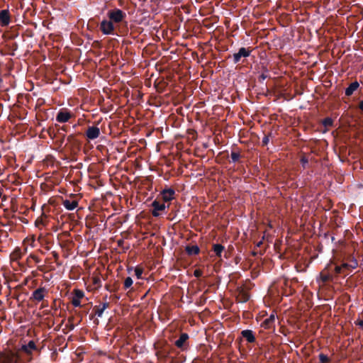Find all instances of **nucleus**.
I'll return each mask as SVG.
<instances>
[{
  "label": "nucleus",
  "mask_w": 363,
  "mask_h": 363,
  "mask_svg": "<svg viewBox=\"0 0 363 363\" xmlns=\"http://www.w3.org/2000/svg\"><path fill=\"white\" fill-rule=\"evenodd\" d=\"M3 192H4V189H3L2 185L0 184V198L1 197V196L3 194Z\"/></svg>",
  "instance_id": "44"
},
{
  "label": "nucleus",
  "mask_w": 363,
  "mask_h": 363,
  "mask_svg": "<svg viewBox=\"0 0 363 363\" xmlns=\"http://www.w3.org/2000/svg\"><path fill=\"white\" fill-rule=\"evenodd\" d=\"M106 16L117 27L119 33L123 32V28H126L128 22L126 21L127 14L120 9L115 8L108 11Z\"/></svg>",
  "instance_id": "1"
},
{
  "label": "nucleus",
  "mask_w": 363,
  "mask_h": 363,
  "mask_svg": "<svg viewBox=\"0 0 363 363\" xmlns=\"http://www.w3.org/2000/svg\"><path fill=\"white\" fill-rule=\"evenodd\" d=\"M333 123H334L333 120L330 117H327V118H324L322 121V124L325 128V129L323 130V133H325L328 131L327 128L333 126Z\"/></svg>",
  "instance_id": "23"
},
{
  "label": "nucleus",
  "mask_w": 363,
  "mask_h": 363,
  "mask_svg": "<svg viewBox=\"0 0 363 363\" xmlns=\"http://www.w3.org/2000/svg\"><path fill=\"white\" fill-rule=\"evenodd\" d=\"M118 290V287L117 286H114L113 289H110V291L112 292V291H116Z\"/></svg>",
  "instance_id": "47"
},
{
  "label": "nucleus",
  "mask_w": 363,
  "mask_h": 363,
  "mask_svg": "<svg viewBox=\"0 0 363 363\" xmlns=\"http://www.w3.org/2000/svg\"><path fill=\"white\" fill-rule=\"evenodd\" d=\"M272 135V133H269L268 135H265L262 138V144L263 146H266L268 145L269 141V137Z\"/></svg>",
  "instance_id": "31"
},
{
  "label": "nucleus",
  "mask_w": 363,
  "mask_h": 363,
  "mask_svg": "<svg viewBox=\"0 0 363 363\" xmlns=\"http://www.w3.org/2000/svg\"><path fill=\"white\" fill-rule=\"evenodd\" d=\"M251 50L245 48H240L238 52L233 55V62L238 64L240 62L241 57H247L251 54Z\"/></svg>",
  "instance_id": "6"
},
{
  "label": "nucleus",
  "mask_w": 363,
  "mask_h": 363,
  "mask_svg": "<svg viewBox=\"0 0 363 363\" xmlns=\"http://www.w3.org/2000/svg\"><path fill=\"white\" fill-rule=\"evenodd\" d=\"M242 337L245 338L247 342L254 343L256 341L254 332L251 330H243L240 333Z\"/></svg>",
  "instance_id": "12"
},
{
  "label": "nucleus",
  "mask_w": 363,
  "mask_h": 363,
  "mask_svg": "<svg viewBox=\"0 0 363 363\" xmlns=\"http://www.w3.org/2000/svg\"><path fill=\"white\" fill-rule=\"evenodd\" d=\"M99 29L101 32L106 35H118V33H119L116 26L109 19H104L100 23Z\"/></svg>",
  "instance_id": "2"
},
{
  "label": "nucleus",
  "mask_w": 363,
  "mask_h": 363,
  "mask_svg": "<svg viewBox=\"0 0 363 363\" xmlns=\"http://www.w3.org/2000/svg\"><path fill=\"white\" fill-rule=\"evenodd\" d=\"M354 323L363 329V320H357L354 322Z\"/></svg>",
  "instance_id": "40"
},
{
  "label": "nucleus",
  "mask_w": 363,
  "mask_h": 363,
  "mask_svg": "<svg viewBox=\"0 0 363 363\" xmlns=\"http://www.w3.org/2000/svg\"><path fill=\"white\" fill-rule=\"evenodd\" d=\"M106 289H107V290H108V291H110V289H109V286H108V285H107V286H106Z\"/></svg>",
  "instance_id": "50"
},
{
  "label": "nucleus",
  "mask_w": 363,
  "mask_h": 363,
  "mask_svg": "<svg viewBox=\"0 0 363 363\" xmlns=\"http://www.w3.org/2000/svg\"><path fill=\"white\" fill-rule=\"evenodd\" d=\"M194 275L196 277L199 278V277H201L203 275V272L201 270H200V269H196L194 272Z\"/></svg>",
  "instance_id": "37"
},
{
  "label": "nucleus",
  "mask_w": 363,
  "mask_h": 363,
  "mask_svg": "<svg viewBox=\"0 0 363 363\" xmlns=\"http://www.w3.org/2000/svg\"><path fill=\"white\" fill-rule=\"evenodd\" d=\"M133 281L131 277H128L125 278L123 282V289L125 290L130 289L133 285Z\"/></svg>",
  "instance_id": "26"
},
{
  "label": "nucleus",
  "mask_w": 363,
  "mask_h": 363,
  "mask_svg": "<svg viewBox=\"0 0 363 363\" xmlns=\"http://www.w3.org/2000/svg\"><path fill=\"white\" fill-rule=\"evenodd\" d=\"M74 294H75V298H78V299H80L84 297V294L82 291L79 290V289H77L74 291Z\"/></svg>",
  "instance_id": "33"
},
{
  "label": "nucleus",
  "mask_w": 363,
  "mask_h": 363,
  "mask_svg": "<svg viewBox=\"0 0 363 363\" xmlns=\"http://www.w3.org/2000/svg\"><path fill=\"white\" fill-rule=\"evenodd\" d=\"M162 199L164 202H168L174 199L175 191L172 188L163 189L161 192Z\"/></svg>",
  "instance_id": "11"
},
{
  "label": "nucleus",
  "mask_w": 363,
  "mask_h": 363,
  "mask_svg": "<svg viewBox=\"0 0 363 363\" xmlns=\"http://www.w3.org/2000/svg\"><path fill=\"white\" fill-rule=\"evenodd\" d=\"M62 206L68 211H72L78 206L77 200L64 199L62 202Z\"/></svg>",
  "instance_id": "13"
},
{
  "label": "nucleus",
  "mask_w": 363,
  "mask_h": 363,
  "mask_svg": "<svg viewBox=\"0 0 363 363\" xmlns=\"http://www.w3.org/2000/svg\"><path fill=\"white\" fill-rule=\"evenodd\" d=\"M275 321L274 315L272 314L269 318H266L262 323V326L266 329L271 328Z\"/></svg>",
  "instance_id": "18"
},
{
  "label": "nucleus",
  "mask_w": 363,
  "mask_h": 363,
  "mask_svg": "<svg viewBox=\"0 0 363 363\" xmlns=\"http://www.w3.org/2000/svg\"><path fill=\"white\" fill-rule=\"evenodd\" d=\"M52 255H53V257H54V259H55V261L57 262V260H58V259H59V255H58V253H57V252H55V251H53V252H52Z\"/></svg>",
  "instance_id": "41"
},
{
  "label": "nucleus",
  "mask_w": 363,
  "mask_h": 363,
  "mask_svg": "<svg viewBox=\"0 0 363 363\" xmlns=\"http://www.w3.org/2000/svg\"><path fill=\"white\" fill-rule=\"evenodd\" d=\"M341 267H342V269H347V268H349V264L347 263H344L343 264L341 265Z\"/></svg>",
  "instance_id": "45"
},
{
  "label": "nucleus",
  "mask_w": 363,
  "mask_h": 363,
  "mask_svg": "<svg viewBox=\"0 0 363 363\" xmlns=\"http://www.w3.org/2000/svg\"><path fill=\"white\" fill-rule=\"evenodd\" d=\"M67 140L68 143H69L72 145H79V142L78 139L76 138V136L74 134H71L67 136Z\"/></svg>",
  "instance_id": "24"
},
{
  "label": "nucleus",
  "mask_w": 363,
  "mask_h": 363,
  "mask_svg": "<svg viewBox=\"0 0 363 363\" xmlns=\"http://www.w3.org/2000/svg\"><path fill=\"white\" fill-rule=\"evenodd\" d=\"M11 22V15L8 9L0 11V24L1 26H7Z\"/></svg>",
  "instance_id": "10"
},
{
  "label": "nucleus",
  "mask_w": 363,
  "mask_h": 363,
  "mask_svg": "<svg viewBox=\"0 0 363 363\" xmlns=\"http://www.w3.org/2000/svg\"><path fill=\"white\" fill-rule=\"evenodd\" d=\"M262 242H258L257 243V247H259L262 245Z\"/></svg>",
  "instance_id": "49"
},
{
  "label": "nucleus",
  "mask_w": 363,
  "mask_h": 363,
  "mask_svg": "<svg viewBox=\"0 0 363 363\" xmlns=\"http://www.w3.org/2000/svg\"><path fill=\"white\" fill-rule=\"evenodd\" d=\"M94 310L95 312V315H97L98 317H101L104 311V309L101 308V306H96L94 308Z\"/></svg>",
  "instance_id": "28"
},
{
  "label": "nucleus",
  "mask_w": 363,
  "mask_h": 363,
  "mask_svg": "<svg viewBox=\"0 0 363 363\" xmlns=\"http://www.w3.org/2000/svg\"><path fill=\"white\" fill-rule=\"evenodd\" d=\"M225 247L220 244H213V250L218 257H221V254L224 250Z\"/></svg>",
  "instance_id": "21"
},
{
  "label": "nucleus",
  "mask_w": 363,
  "mask_h": 363,
  "mask_svg": "<svg viewBox=\"0 0 363 363\" xmlns=\"http://www.w3.org/2000/svg\"><path fill=\"white\" fill-rule=\"evenodd\" d=\"M359 108L363 111V100L359 102Z\"/></svg>",
  "instance_id": "46"
},
{
  "label": "nucleus",
  "mask_w": 363,
  "mask_h": 363,
  "mask_svg": "<svg viewBox=\"0 0 363 363\" xmlns=\"http://www.w3.org/2000/svg\"><path fill=\"white\" fill-rule=\"evenodd\" d=\"M185 251L189 256L196 255L200 252V249L198 245H186Z\"/></svg>",
  "instance_id": "16"
},
{
  "label": "nucleus",
  "mask_w": 363,
  "mask_h": 363,
  "mask_svg": "<svg viewBox=\"0 0 363 363\" xmlns=\"http://www.w3.org/2000/svg\"><path fill=\"white\" fill-rule=\"evenodd\" d=\"M47 289L45 287H40L35 289L31 294L30 300L32 301L40 302L43 301L45 294H47Z\"/></svg>",
  "instance_id": "5"
},
{
  "label": "nucleus",
  "mask_w": 363,
  "mask_h": 363,
  "mask_svg": "<svg viewBox=\"0 0 363 363\" xmlns=\"http://www.w3.org/2000/svg\"><path fill=\"white\" fill-rule=\"evenodd\" d=\"M94 284L100 286H101V279L99 277H94L93 279Z\"/></svg>",
  "instance_id": "39"
},
{
  "label": "nucleus",
  "mask_w": 363,
  "mask_h": 363,
  "mask_svg": "<svg viewBox=\"0 0 363 363\" xmlns=\"http://www.w3.org/2000/svg\"><path fill=\"white\" fill-rule=\"evenodd\" d=\"M169 350L164 348L157 352V355L161 358H167L169 355Z\"/></svg>",
  "instance_id": "25"
},
{
  "label": "nucleus",
  "mask_w": 363,
  "mask_h": 363,
  "mask_svg": "<svg viewBox=\"0 0 363 363\" xmlns=\"http://www.w3.org/2000/svg\"><path fill=\"white\" fill-rule=\"evenodd\" d=\"M30 257L33 259H35L37 262H39V259H38V257L35 255H30Z\"/></svg>",
  "instance_id": "43"
},
{
  "label": "nucleus",
  "mask_w": 363,
  "mask_h": 363,
  "mask_svg": "<svg viewBox=\"0 0 363 363\" xmlns=\"http://www.w3.org/2000/svg\"><path fill=\"white\" fill-rule=\"evenodd\" d=\"M72 303L75 307H81L80 300L78 298H73L72 300Z\"/></svg>",
  "instance_id": "34"
},
{
  "label": "nucleus",
  "mask_w": 363,
  "mask_h": 363,
  "mask_svg": "<svg viewBox=\"0 0 363 363\" xmlns=\"http://www.w3.org/2000/svg\"><path fill=\"white\" fill-rule=\"evenodd\" d=\"M189 336L186 333H181L178 340H177L174 342V345L180 349L182 351L187 350L189 347L188 340Z\"/></svg>",
  "instance_id": "4"
},
{
  "label": "nucleus",
  "mask_w": 363,
  "mask_h": 363,
  "mask_svg": "<svg viewBox=\"0 0 363 363\" xmlns=\"http://www.w3.org/2000/svg\"><path fill=\"white\" fill-rule=\"evenodd\" d=\"M36 350V345L33 340H30L27 345H23L21 347V350L28 354H31V350Z\"/></svg>",
  "instance_id": "17"
},
{
  "label": "nucleus",
  "mask_w": 363,
  "mask_h": 363,
  "mask_svg": "<svg viewBox=\"0 0 363 363\" xmlns=\"http://www.w3.org/2000/svg\"><path fill=\"white\" fill-rule=\"evenodd\" d=\"M48 135L52 139H55L57 140V131L55 132V130L49 128L48 130Z\"/></svg>",
  "instance_id": "30"
},
{
  "label": "nucleus",
  "mask_w": 363,
  "mask_h": 363,
  "mask_svg": "<svg viewBox=\"0 0 363 363\" xmlns=\"http://www.w3.org/2000/svg\"><path fill=\"white\" fill-rule=\"evenodd\" d=\"M268 77V75L265 74L264 73H262L258 78V80L259 82L262 83L264 79H266Z\"/></svg>",
  "instance_id": "38"
},
{
  "label": "nucleus",
  "mask_w": 363,
  "mask_h": 363,
  "mask_svg": "<svg viewBox=\"0 0 363 363\" xmlns=\"http://www.w3.org/2000/svg\"><path fill=\"white\" fill-rule=\"evenodd\" d=\"M342 272V267L336 265L334 268V272L336 275L341 274Z\"/></svg>",
  "instance_id": "35"
},
{
  "label": "nucleus",
  "mask_w": 363,
  "mask_h": 363,
  "mask_svg": "<svg viewBox=\"0 0 363 363\" xmlns=\"http://www.w3.org/2000/svg\"><path fill=\"white\" fill-rule=\"evenodd\" d=\"M359 84L357 81H354L351 83L349 86L345 89V96H350L353 93L359 88Z\"/></svg>",
  "instance_id": "14"
},
{
  "label": "nucleus",
  "mask_w": 363,
  "mask_h": 363,
  "mask_svg": "<svg viewBox=\"0 0 363 363\" xmlns=\"http://www.w3.org/2000/svg\"><path fill=\"white\" fill-rule=\"evenodd\" d=\"M110 303L108 302L103 303L101 305V308H103L104 310L109 308Z\"/></svg>",
  "instance_id": "42"
},
{
  "label": "nucleus",
  "mask_w": 363,
  "mask_h": 363,
  "mask_svg": "<svg viewBox=\"0 0 363 363\" xmlns=\"http://www.w3.org/2000/svg\"><path fill=\"white\" fill-rule=\"evenodd\" d=\"M48 305V303H45V302H43L42 304V308L47 307Z\"/></svg>",
  "instance_id": "48"
},
{
  "label": "nucleus",
  "mask_w": 363,
  "mask_h": 363,
  "mask_svg": "<svg viewBox=\"0 0 363 363\" xmlns=\"http://www.w3.org/2000/svg\"><path fill=\"white\" fill-rule=\"evenodd\" d=\"M152 207L153 208L152 211V215L154 217H158L160 216V211H163L166 208V207H169V205L166 206L164 203L155 200L152 204Z\"/></svg>",
  "instance_id": "7"
},
{
  "label": "nucleus",
  "mask_w": 363,
  "mask_h": 363,
  "mask_svg": "<svg viewBox=\"0 0 363 363\" xmlns=\"http://www.w3.org/2000/svg\"><path fill=\"white\" fill-rule=\"evenodd\" d=\"M23 256V252L18 247L16 248L13 252L11 254V259L18 260L21 259Z\"/></svg>",
  "instance_id": "22"
},
{
  "label": "nucleus",
  "mask_w": 363,
  "mask_h": 363,
  "mask_svg": "<svg viewBox=\"0 0 363 363\" xmlns=\"http://www.w3.org/2000/svg\"><path fill=\"white\" fill-rule=\"evenodd\" d=\"M72 114L67 109H60L56 116V121L58 123H66L72 118Z\"/></svg>",
  "instance_id": "9"
},
{
  "label": "nucleus",
  "mask_w": 363,
  "mask_h": 363,
  "mask_svg": "<svg viewBox=\"0 0 363 363\" xmlns=\"http://www.w3.org/2000/svg\"><path fill=\"white\" fill-rule=\"evenodd\" d=\"M35 225L36 227L38 228H40L41 225L42 226H45V222L43 219V218L41 216V217H39L35 221Z\"/></svg>",
  "instance_id": "29"
},
{
  "label": "nucleus",
  "mask_w": 363,
  "mask_h": 363,
  "mask_svg": "<svg viewBox=\"0 0 363 363\" xmlns=\"http://www.w3.org/2000/svg\"><path fill=\"white\" fill-rule=\"evenodd\" d=\"M325 269H325L324 270H325ZM320 278L323 283H326V282L333 281V277L331 274L325 273V271H323L320 274Z\"/></svg>",
  "instance_id": "20"
},
{
  "label": "nucleus",
  "mask_w": 363,
  "mask_h": 363,
  "mask_svg": "<svg viewBox=\"0 0 363 363\" xmlns=\"http://www.w3.org/2000/svg\"><path fill=\"white\" fill-rule=\"evenodd\" d=\"M318 357L320 363H330V358L323 353L319 354Z\"/></svg>",
  "instance_id": "27"
},
{
  "label": "nucleus",
  "mask_w": 363,
  "mask_h": 363,
  "mask_svg": "<svg viewBox=\"0 0 363 363\" xmlns=\"http://www.w3.org/2000/svg\"><path fill=\"white\" fill-rule=\"evenodd\" d=\"M300 162H301L302 166L305 168L306 165L308 163V160L306 157L303 156L301 158Z\"/></svg>",
  "instance_id": "36"
},
{
  "label": "nucleus",
  "mask_w": 363,
  "mask_h": 363,
  "mask_svg": "<svg viewBox=\"0 0 363 363\" xmlns=\"http://www.w3.org/2000/svg\"><path fill=\"white\" fill-rule=\"evenodd\" d=\"M70 196L75 197V195L74 194H71Z\"/></svg>",
  "instance_id": "51"
},
{
  "label": "nucleus",
  "mask_w": 363,
  "mask_h": 363,
  "mask_svg": "<svg viewBox=\"0 0 363 363\" xmlns=\"http://www.w3.org/2000/svg\"><path fill=\"white\" fill-rule=\"evenodd\" d=\"M55 128H57V139L55 140V145H57L58 147L61 148L63 147L65 140L66 138V134L68 131V125H62L60 126L57 124H55Z\"/></svg>",
  "instance_id": "3"
},
{
  "label": "nucleus",
  "mask_w": 363,
  "mask_h": 363,
  "mask_svg": "<svg viewBox=\"0 0 363 363\" xmlns=\"http://www.w3.org/2000/svg\"><path fill=\"white\" fill-rule=\"evenodd\" d=\"M100 129L96 125L88 126L86 132L85 136L88 140H93L96 139L100 135Z\"/></svg>",
  "instance_id": "8"
},
{
  "label": "nucleus",
  "mask_w": 363,
  "mask_h": 363,
  "mask_svg": "<svg viewBox=\"0 0 363 363\" xmlns=\"http://www.w3.org/2000/svg\"><path fill=\"white\" fill-rule=\"evenodd\" d=\"M143 273V269L140 267H136L135 269V274L137 277L138 279L142 278V274Z\"/></svg>",
  "instance_id": "32"
},
{
  "label": "nucleus",
  "mask_w": 363,
  "mask_h": 363,
  "mask_svg": "<svg viewBox=\"0 0 363 363\" xmlns=\"http://www.w3.org/2000/svg\"><path fill=\"white\" fill-rule=\"evenodd\" d=\"M230 157L232 159V162L234 163L238 162L240 161L241 155L238 148H233L230 154Z\"/></svg>",
  "instance_id": "19"
},
{
  "label": "nucleus",
  "mask_w": 363,
  "mask_h": 363,
  "mask_svg": "<svg viewBox=\"0 0 363 363\" xmlns=\"http://www.w3.org/2000/svg\"><path fill=\"white\" fill-rule=\"evenodd\" d=\"M238 302L245 303L250 299L249 294L243 289H240L236 297Z\"/></svg>",
  "instance_id": "15"
}]
</instances>
